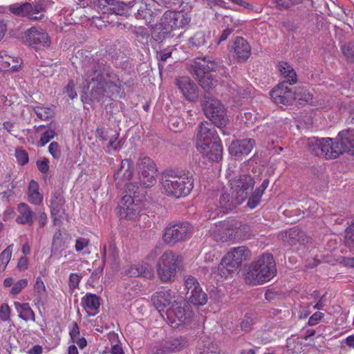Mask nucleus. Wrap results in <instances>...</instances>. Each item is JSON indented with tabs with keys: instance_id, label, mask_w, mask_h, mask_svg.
I'll return each mask as SVG.
<instances>
[{
	"instance_id": "nucleus-45",
	"label": "nucleus",
	"mask_w": 354,
	"mask_h": 354,
	"mask_svg": "<svg viewBox=\"0 0 354 354\" xmlns=\"http://www.w3.org/2000/svg\"><path fill=\"white\" fill-rule=\"evenodd\" d=\"M35 113L41 120H46L53 113V109L50 107L37 106L35 109Z\"/></svg>"
},
{
	"instance_id": "nucleus-12",
	"label": "nucleus",
	"mask_w": 354,
	"mask_h": 354,
	"mask_svg": "<svg viewBox=\"0 0 354 354\" xmlns=\"http://www.w3.org/2000/svg\"><path fill=\"white\" fill-rule=\"evenodd\" d=\"M25 37L28 44L35 49H41L49 47L50 45V39L48 33L36 27H32L27 30Z\"/></svg>"
},
{
	"instance_id": "nucleus-41",
	"label": "nucleus",
	"mask_w": 354,
	"mask_h": 354,
	"mask_svg": "<svg viewBox=\"0 0 354 354\" xmlns=\"http://www.w3.org/2000/svg\"><path fill=\"white\" fill-rule=\"evenodd\" d=\"M345 140L347 144V153L354 154V130L344 131Z\"/></svg>"
},
{
	"instance_id": "nucleus-49",
	"label": "nucleus",
	"mask_w": 354,
	"mask_h": 354,
	"mask_svg": "<svg viewBox=\"0 0 354 354\" xmlns=\"http://www.w3.org/2000/svg\"><path fill=\"white\" fill-rule=\"evenodd\" d=\"M11 309L8 304H3L0 306V319L2 322L10 320Z\"/></svg>"
},
{
	"instance_id": "nucleus-63",
	"label": "nucleus",
	"mask_w": 354,
	"mask_h": 354,
	"mask_svg": "<svg viewBox=\"0 0 354 354\" xmlns=\"http://www.w3.org/2000/svg\"><path fill=\"white\" fill-rule=\"evenodd\" d=\"M300 1L301 0H274L277 6L280 8H288Z\"/></svg>"
},
{
	"instance_id": "nucleus-21",
	"label": "nucleus",
	"mask_w": 354,
	"mask_h": 354,
	"mask_svg": "<svg viewBox=\"0 0 354 354\" xmlns=\"http://www.w3.org/2000/svg\"><path fill=\"white\" fill-rule=\"evenodd\" d=\"M81 305L88 315L93 316L97 313L100 305V297L95 294L87 293L82 298Z\"/></svg>"
},
{
	"instance_id": "nucleus-48",
	"label": "nucleus",
	"mask_w": 354,
	"mask_h": 354,
	"mask_svg": "<svg viewBox=\"0 0 354 354\" xmlns=\"http://www.w3.org/2000/svg\"><path fill=\"white\" fill-rule=\"evenodd\" d=\"M293 93L295 94V100L298 98L299 100H303L306 102H309L312 100L311 93L306 89L298 88Z\"/></svg>"
},
{
	"instance_id": "nucleus-57",
	"label": "nucleus",
	"mask_w": 354,
	"mask_h": 354,
	"mask_svg": "<svg viewBox=\"0 0 354 354\" xmlns=\"http://www.w3.org/2000/svg\"><path fill=\"white\" fill-rule=\"evenodd\" d=\"M48 164H49V161L46 158L39 159L37 161V168L42 173H46L48 171V169H49Z\"/></svg>"
},
{
	"instance_id": "nucleus-29",
	"label": "nucleus",
	"mask_w": 354,
	"mask_h": 354,
	"mask_svg": "<svg viewBox=\"0 0 354 354\" xmlns=\"http://www.w3.org/2000/svg\"><path fill=\"white\" fill-rule=\"evenodd\" d=\"M196 75L198 79L199 84L205 90H209L216 85V80H214L212 74L206 71H201V68L195 70Z\"/></svg>"
},
{
	"instance_id": "nucleus-44",
	"label": "nucleus",
	"mask_w": 354,
	"mask_h": 354,
	"mask_svg": "<svg viewBox=\"0 0 354 354\" xmlns=\"http://www.w3.org/2000/svg\"><path fill=\"white\" fill-rule=\"evenodd\" d=\"M166 12L163 15L161 21L160 26L162 28L163 34H167L171 30H176L174 28V20L169 19L166 18Z\"/></svg>"
},
{
	"instance_id": "nucleus-25",
	"label": "nucleus",
	"mask_w": 354,
	"mask_h": 354,
	"mask_svg": "<svg viewBox=\"0 0 354 354\" xmlns=\"http://www.w3.org/2000/svg\"><path fill=\"white\" fill-rule=\"evenodd\" d=\"M15 308L19 314V317L21 319L27 321H35V315L31 309L29 304L20 303L18 301L14 302Z\"/></svg>"
},
{
	"instance_id": "nucleus-10",
	"label": "nucleus",
	"mask_w": 354,
	"mask_h": 354,
	"mask_svg": "<svg viewBox=\"0 0 354 354\" xmlns=\"http://www.w3.org/2000/svg\"><path fill=\"white\" fill-rule=\"evenodd\" d=\"M344 131L339 133L337 139H331L329 138H323V145L321 149L322 156L326 158H336L339 154L344 152L347 153V144L345 140Z\"/></svg>"
},
{
	"instance_id": "nucleus-28",
	"label": "nucleus",
	"mask_w": 354,
	"mask_h": 354,
	"mask_svg": "<svg viewBox=\"0 0 354 354\" xmlns=\"http://www.w3.org/2000/svg\"><path fill=\"white\" fill-rule=\"evenodd\" d=\"M279 71L281 75L286 80L284 82L290 84L297 82V75L292 67L287 62L279 64Z\"/></svg>"
},
{
	"instance_id": "nucleus-35",
	"label": "nucleus",
	"mask_w": 354,
	"mask_h": 354,
	"mask_svg": "<svg viewBox=\"0 0 354 354\" xmlns=\"http://www.w3.org/2000/svg\"><path fill=\"white\" fill-rule=\"evenodd\" d=\"M8 10L17 16L28 17L29 12L31 10V4L28 3L21 5L18 3L12 4L9 6Z\"/></svg>"
},
{
	"instance_id": "nucleus-64",
	"label": "nucleus",
	"mask_w": 354,
	"mask_h": 354,
	"mask_svg": "<svg viewBox=\"0 0 354 354\" xmlns=\"http://www.w3.org/2000/svg\"><path fill=\"white\" fill-rule=\"evenodd\" d=\"M323 317V313L321 312L315 313L309 319L308 324L310 326H313L317 324L321 319Z\"/></svg>"
},
{
	"instance_id": "nucleus-22",
	"label": "nucleus",
	"mask_w": 354,
	"mask_h": 354,
	"mask_svg": "<svg viewBox=\"0 0 354 354\" xmlns=\"http://www.w3.org/2000/svg\"><path fill=\"white\" fill-rule=\"evenodd\" d=\"M233 48L236 58L239 60L245 61L250 56V46L248 41L242 37L235 39Z\"/></svg>"
},
{
	"instance_id": "nucleus-16",
	"label": "nucleus",
	"mask_w": 354,
	"mask_h": 354,
	"mask_svg": "<svg viewBox=\"0 0 354 354\" xmlns=\"http://www.w3.org/2000/svg\"><path fill=\"white\" fill-rule=\"evenodd\" d=\"M22 64L21 58L12 56L6 50H0V72H17L21 70Z\"/></svg>"
},
{
	"instance_id": "nucleus-47",
	"label": "nucleus",
	"mask_w": 354,
	"mask_h": 354,
	"mask_svg": "<svg viewBox=\"0 0 354 354\" xmlns=\"http://www.w3.org/2000/svg\"><path fill=\"white\" fill-rule=\"evenodd\" d=\"M185 344V341L183 338H176L173 339L169 345L165 346V348L167 351H178Z\"/></svg>"
},
{
	"instance_id": "nucleus-40",
	"label": "nucleus",
	"mask_w": 354,
	"mask_h": 354,
	"mask_svg": "<svg viewBox=\"0 0 354 354\" xmlns=\"http://www.w3.org/2000/svg\"><path fill=\"white\" fill-rule=\"evenodd\" d=\"M28 17L31 20H39L44 17V8L40 4H31V10L29 12Z\"/></svg>"
},
{
	"instance_id": "nucleus-36",
	"label": "nucleus",
	"mask_w": 354,
	"mask_h": 354,
	"mask_svg": "<svg viewBox=\"0 0 354 354\" xmlns=\"http://www.w3.org/2000/svg\"><path fill=\"white\" fill-rule=\"evenodd\" d=\"M225 23L227 24V27L223 31L218 43L226 40L233 31L234 28L238 26L239 24L238 21L234 20L232 17L228 16L225 17Z\"/></svg>"
},
{
	"instance_id": "nucleus-62",
	"label": "nucleus",
	"mask_w": 354,
	"mask_h": 354,
	"mask_svg": "<svg viewBox=\"0 0 354 354\" xmlns=\"http://www.w3.org/2000/svg\"><path fill=\"white\" fill-rule=\"evenodd\" d=\"M89 241L88 239L85 238H79L76 240L75 242V250L77 252H80L85 248H86L88 245Z\"/></svg>"
},
{
	"instance_id": "nucleus-33",
	"label": "nucleus",
	"mask_w": 354,
	"mask_h": 354,
	"mask_svg": "<svg viewBox=\"0 0 354 354\" xmlns=\"http://www.w3.org/2000/svg\"><path fill=\"white\" fill-rule=\"evenodd\" d=\"M323 138L319 139L312 137L305 140V144L308 149L316 156H322L321 149L324 147L322 143Z\"/></svg>"
},
{
	"instance_id": "nucleus-4",
	"label": "nucleus",
	"mask_w": 354,
	"mask_h": 354,
	"mask_svg": "<svg viewBox=\"0 0 354 354\" xmlns=\"http://www.w3.org/2000/svg\"><path fill=\"white\" fill-rule=\"evenodd\" d=\"M197 150L211 161L221 159L223 147L214 125L208 122H202L196 139Z\"/></svg>"
},
{
	"instance_id": "nucleus-19",
	"label": "nucleus",
	"mask_w": 354,
	"mask_h": 354,
	"mask_svg": "<svg viewBox=\"0 0 354 354\" xmlns=\"http://www.w3.org/2000/svg\"><path fill=\"white\" fill-rule=\"evenodd\" d=\"M250 254V251L245 247L241 246L232 249L223 258L237 269L242 262L248 259Z\"/></svg>"
},
{
	"instance_id": "nucleus-20",
	"label": "nucleus",
	"mask_w": 354,
	"mask_h": 354,
	"mask_svg": "<svg viewBox=\"0 0 354 354\" xmlns=\"http://www.w3.org/2000/svg\"><path fill=\"white\" fill-rule=\"evenodd\" d=\"M35 306L40 310L47 301L48 292L44 283L40 277H37L33 286Z\"/></svg>"
},
{
	"instance_id": "nucleus-60",
	"label": "nucleus",
	"mask_w": 354,
	"mask_h": 354,
	"mask_svg": "<svg viewBox=\"0 0 354 354\" xmlns=\"http://www.w3.org/2000/svg\"><path fill=\"white\" fill-rule=\"evenodd\" d=\"M286 241L290 244L294 243V240L297 239L299 236V232L297 229H291L285 232Z\"/></svg>"
},
{
	"instance_id": "nucleus-51",
	"label": "nucleus",
	"mask_w": 354,
	"mask_h": 354,
	"mask_svg": "<svg viewBox=\"0 0 354 354\" xmlns=\"http://www.w3.org/2000/svg\"><path fill=\"white\" fill-rule=\"evenodd\" d=\"M55 136V132L53 129L46 131L41 136L39 143L41 147H44Z\"/></svg>"
},
{
	"instance_id": "nucleus-32",
	"label": "nucleus",
	"mask_w": 354,
	"mask_h": 354,
	"mask_svg": "<svg viewBox=\"0 0 354 354\" xmlns=\"http://www.w3.org/2000/svg\"><path fill=\"white\" fill-rule=\"evenodd\" d=\"M100 136L104 140H108L109 147L115 150L120 147V142L118 140V133L112 132V131H104V130H98Z\"/></svg>"
},
{
	"instance_id": "nucleus-18",
	"label": "nucleus",
	"mask_w": 354,
	"mask_h": 354,
	"mask_svg": "<svg viewBox=\"0 0 354 354\" xmlns=\"http://www.w3.org/2000/svg\"><path fill=\"white\" fill-rule=\"evenodd\" d=\"M235 230L230 226L227 222L215 224L211 228V234L214 239L217 241H227L234 237Z\"/></svg>"
},
{
	"instance_id": "nucleus-5",
	"label": "nucleus",
	"mask_w": 354,
	"mask_h": 354,
	"mask_svg": "<svg viewBox=\"0 0 354 354\" xmlns=\"http://www.w3.org/2000/svg\"><path fill=\"white\" fill-rule=\"evenodd\" d=\"M276 273V265L272 256L264 254L249 265L245 281L253 286L261 285L270 281Z\"/></svg>"
},
{
	"instance_id": "nucleus-58",
	"label": "nucleus",
	"mask_w": 354,
	"mask_h": 354,
	"mask_svg": "<svg viewBox=\"0 0 354 354\" xmlns=\"http://www.w3.org/2000/svg\"><path fill=\"white\" fill-rule=\"evenodd\" d=\"M75 83L71 80L65 88V92L71 99H74L77 97V93L75 91Z\"/></svg>"
},
{
	"instance_id": "nucleus-43",
	"label": "nucleus",
	"mask_w": 354,
	"mask_h": 354,
	"mask_svg": "<svg viewBox=\"0 0 354 354\" xmlns=\"http://www.w3.org/2000/svg\"><path fill=\"white\" fill-rule=\"evenodd\" d=\"M344 242L351 249L354 248V223L346 230Z\"/></svg>"
},
{
	"instance_id": "nucleus-55",
	"label": "nucleus",
	"mask_w": 354,
	"mask_h": 354,
	"mask_svg": "<svg viewBox=\"0 0 354 354\" xmlns=\"http://www.w3.org/2000/svg\"><path fill=\"white\" fill-rule=\"evenodd\" d=\"M82 276L77 273H72L69 277L68 286L70 288L75 289L78 288L79 283L81 280Z\"/></svg>"
},
{
	"instance_id": "nucleus-2",
	"label": "nucleus",
	"mask_w": 354,
	"mask_h": 354,
	"mask_svg": "<svg viewBox=\"0 0 354 354\" xmlns=\"http://www.w3.org/2000/svg\"><path fill=\"white\" fill-rule=\"evenodd\" d=\"M133 174V166L130 160L126 159L122 161L120 169L115 174V180H119V183H124L126 190L129 194L124 195L121 203L118 209V214L121 218L136 219L140 215L142 209V200L136 196L140 187L136 184L134 185L132 183H129Z\"/></svg>"
},
{
	"instance_id": "nucleus-17",
	"label": "nucleus",
	"mask_w": 354,
	"mask_h": 354,
	"mask_svg": "<svg viewBox=\"0 0 354 354\" xmlns=\"http://www.w3.org/2000/svg\"><path fill=\"white\" fill-rule=\"evenodd\" d=\"M255 142L253 139L233 141L229 146L230 153L236 158L248 155L252 150Z\"/></svg>"
},
{
	"instance_id": "nucleus-46",
	"label": "nucleus",
	"mask_w": 354,
	"mask_h": 354,
	"mask_svg": "<svg viewBox=\"0 0 354 354\" xmlns=\"http://www.w3.org/2000/svg\"><path fill=\"white\" fill-rule=\"evenodd\" d=\"M28 279H19L13 285L12 288L10 291V294L14 295L19 294L21 292V290L28 286Z\"/></svg>"
},
{
	"instance_id": "nucleus-14",
	"label": "nucleus",
	"mask_w": 354,
	"mask_h": 354,
	"mask_svg": "<svg viewBox=\"0 0 354 354\" xmlns=\"http://www.w3.org/2000/svg\"><path fill=\"white\" fill-rule=\"evenodd\" d=\"M175 84L183 97L189 101H194L198 97L196 84L187 76L176 78Z\"/></svg>"
},
{
	"instance_id": "nucleus-53",
	"label": "nucleus",
	"mask_w": 354,
	"mask_h": 354,
	"mask_svg": "<svg viewBox=\"0 0 354 354\" xmlns=\"http://www.w3.org/2000/svg\"><path fill=\"white\" fill-rule=\"evenodd\" d=\"M15 156L19 164L24 165L28 162V155L27 152L22 149H16Z\"/></svg>"
},
{
	"instance_id": "nucleus-8",
	"label": "nucleus",
	"mask_w": 354,
	"mask_h": 354,
	"mask_svg": "<svg viewBox=\"0 0 354 354\" xmlns=\"http://www.w3.org/2000/svg\"><path fill=\"white\" fill-rule=\"evenodd\" d=\"M204 112L218 128L225 127L228 123L224 106L216 99L208 98L204 103Z\"/></svg>"
},
{
	"instance_id": "nucleus-52",
	"label": "nucleus",
	"mask_w": 354,
	"mask_h": 354,
	"mask_svg": "<svg viewBox=\"0 0 354 354\" xmlns=\"http://www.w3.org/2000/svg\"><path fill=\"white\" fill-rule=\"evenodd\" d=\"M259 193L260 192H256L254 191L252 196L249 198L248 201V206L250 209L255 208L259 204L262 196Z\"/></svg>"
},
{
	"instance_id": "nucleus-9",
	"label": "nucleus",
	"mask_w": 354,
	"mask_h": 354,
	"mask_svg": "<svg viewBox=\"0 0 354 354\" xmlns=\"http://www.w3.org/2000/svg\"><path fill=\"white\" fill-rule=\"evenodd\" d=\"M192 232L193 227L189 223H177L165 228L162 239L167 244H175L189 237Z\"/></svg>"
},
{
	"instance_id": "nucleus-11",
	"label": "nucleus",
	"mask_w": 354,
	"mask_h": 354,
	"mask_svg": "<svg viewBox=\"0 0 354 354\" xmlns=\"http://www.w3.org/2000/svg\"><path fill=\"white\" fill-rule=\"evenodd\" d=\"M187 299L194 305L203 306L207 301V296L203 291L197 279L193 277H187L185 281Z\"/></svg>"
},
{
	"instance_id": "nucleus-56",
	"label": "nucleus",
	"mask_w": 354,
	"mask_h": 354,
	"mask_svg": "<svg viewBox=\"0 0 354 354\" xmlns=\"http://www.w3.org/2000/svg\"><path fill=\"white\" fill-rule=\"evenodd\" d=\"M191 42L195 46H201L205 44V37L203 32H197L191 39Z\"/></svg>"
},
{
	"instance_id": "nucleus-31",
	"label": "nucleus",
	"mask_w": 354,
	"mask_h": 354,
	"mask_svg": "<svg viewBox=\"0 0 354 354\" xmlns=\"http://www.w3.org/2000/svg\"><path fill=\"white\" fill-rule=\"evenodd\" d=\"M28 200L29 201L35 205L40 204L43 201V196L39 192V185L38 183L32 180L28 186Z\"/></svg>"
},
{
	"instance_id": "nucleus-39",
	"label": "nucleus",
	"mask_w": 354,
	"mask_h": 354,
	"mask_svg": "<svg viewBox=\"0 0 354 354\" xmlns=\"http://www.w3.org/2000/svg\"><path fill=\"white\" fill-rule=\"evenodd\" d=\"M12 246V245H10L0 254V272L3 271L6 269L11 259Z\"/></svg>"
},
{
	"instance_id": "nucleus-38",
	"label": "nucleus",
	"mask_w": 354,
	"mask_h": 354,
	"mask_svg": "<svg viewBox=\"0 0 354 354\" xmlns=\"http://www.w3.org/2000/svg\"><path fill=\"white\" fill-rule=\"evenodd\" d=\"M108 338L111 342V354H124V351L119 344L118 336L115 333H109Z\"/></svg>"
},
{
	"instance_id": "nucleus-6",
	"label": "nucleus",
	"mask_w": 354,
	"mask_h": 354,
	"mask_svg": "<svg viewBox=\"0 0 354 354\" xmlns=\"http://www.w3.org/2000/svg\"><path fill=\"white\" fill-rule=\"evenodd\" d=\"M162 185L167 194L180 198L190 193L193 188L194 180L192 176L187 175L165 176Z\"/></svg>"
},
{
	"instance_id": "nucleus-59",
	"label": "nucleus",
	"mask_w": 354,
	"mask_h": 354,
	"mask_svg": "<svg viewBox=\"0 0 354 354\" xmlns=\"http://www.w3.org/2000/svg\"><path fill=\"white\" fill-rule=\"evenodd\" d=\"M69 334L72 341L80 337V329L76 322H73L70 325Z\"/></svg>"
},
{
	"instance_id": "nucleus-7",
	"label": "nucleus",
	"mask_w": 354,
	"mask_h": 354,
	"mask_svg": "<svg viewBox=\"0 0 354 354\" xmlns=\"http://www.w3.org/2000/svg\"><path fill=\"white\" fill-rule=\"evenodd\" d=\"M181 257L173 252H165L159 258L157 263V272L161 281L166 282L175 276Z\"/></svg>"
},
{
	"instance_id": "nucleus-27",
	"label": "nucleus",
	"mask_w": 354,
	"mask_h": 354,
	"mask_svg": "<svg viewBox=\"0 0 354 354\" xmlns=\"http://www.w3.org/2000/svg\"><path fill=\"white\" fill-rule=\"evenodd\" d=\"M166 18L174 20V28L176 29L183 28L190 21V17L185 13L176 12L173 11L166 12Z\"/></svg>"
},
{
	"instance_id": "nucleus-50",
	"label": "nucleus",
	"mask_w": 354,
	"mask_h": 354,
	"mask_svg": "<svg viewBox=\"0 0 354 354\" xmlns=\"http://www.w3.org/2000/svg\"><path fill=\"white\" fill-rule=\"evenodd\" d=\"M342 53L344 56L351 61L354 59V44H347L342 47Z\"/></svg>"
},
{
	"instance_id": "nucleus-23",
	"label": "nucleus",
	"mask_w": 354,
	"mask_h": 354,
	"mask_svg": "<svg viewBox=\"0 0 354 354\" xmlns=\"http://www.w3.org/2000/svg\"><path fill=\"white\" fill-rule=\"evenodd\" d=\"M18 216L16 222L19 224H28L31 225L33 223V213L26 203H20L17 207Z\"/></svg>"
},
{
	"instance_id": "nucleus-15",
	"label": "nucleus",
	"mask_w": 354,
	"mask_h": 354,
	"mask_svg": "<svg viewBox=\"0 0 354 354\" xmlns=\"http://www.w3.org/2000/svg\"><path fill=\"white\" fill-rule=\"evenodd\" d=\"M287 84L286 82H280L270 91L271 98L274 103L287 104L295 100L293 91Z\"/></svg>"
},
{
	"instance_id": "nucleus-37",
	"label": "nucleus",
	"mask_w": 354,
	"mask_h": 354,
	"mask_svg": "<svg viewBox=\"0 0 354 354\" xmlns=\"http://www.w3.org/2000/svg\"><path fill=\"white\" fill-rule=\"evenodd\" d=\"M66 237L60 231L56 232L54 234L52 244V250H62L66 247Z\"/></svg>"
},
{
	"instance_id": "nucleus-42",
	"label": "nucleus",
	"mask_w": 354,
	"mask_h": 354,
	"mask_svg": "<svg viewBox=\"0 0 354 354\" xmlns=\"http://www.w3.org/2000/svg\"><path fill=\"white\" fill-rule=\"evenodd\" d=\"M118 257V250L114 245L104 248V259L105 261H115Z\"/></svg>"
},
{
	"instance_id": "nucleus-3",
	"label": "nucleus",
	"mask_w": 354,
	"mask_h": 354,
	"mask_svg": "<svg viewBox=\"0 0 354 354\" xmlns=\"http://www.w3.org/2000/svg\"><path fill=\"white\" fill-rule=\"evenodd\" d=\"M151 301L162 318L173 328L186 323L188 315L182 307V299L170 290H161L151 297Z\"/></svg>"
},
{
	"instance_id": "nucleus-30",
	"label": "nucleus",
	"mask_w": 354,
	"mask_h": 354,
	"mask_svg": "<svg viewBox=\"0 0 354 354\" xmlns=\"http://www.w3.org/2000/svg\"><path fill=\"white\" fill-rule=\"evenodd\" d=\"M151 268L149 264L138 263L131 266L127 271V274L130 277H138L143 275L145 277H149L151 274Z\"/></svg>"
},
{
	"instance_id": "nucleus-54",
	"label": "nucleus",
	"mask_w": 354,
	"mask_h": 354,
	"mask_svg": "<svg viewBox=\"0 0 354 354\" xmlns=\"http://www.w3.org/2000/svg\"><path fill=\"white\" fill-rule=\"evenodd\" d=\"M48 151L55 159H58L61 156L59 146L56 142H53L50 144L48 147Z\"/></svg>"
},
{
	"instance_id": "nucleus-24",
	"label": "nucleus",
	"mask_w": 354,
	"mask_h": 354,
	"mask_svg": "<svg viewBox=\"0 0 354 354\" xmlns=\"http://www.w3.org/2000/svg\"><path fill=\"white\" fill-rule=\"evenodd\" d=\"M64 197L61 192H55L52 194L50 200V207L51 214L56 219L57 216H59L63 212Z\"/></svg>"
},
{
	"instance_id": "nucleus-61",
	"label": "nucleus",
	"mask_w": 354,
	"mask_h": 354,
	"mask_svg": "<svg viewBox=\"0 0 354 354\" xmlns=\"http://www.w3.org/2000/svg\"><path fill=\"white\" fill-rule=\"evenodd\" d=\"M103 78L101 74L98 73L97 71H95L93 74L91 75L90 76H88L86 75V81L87 82V84H88L91 82H97L100 84H102L103 82Z\"/></svg>"
},
{
	"instance_id": "nucleus-34",
	"label": "nucleus",
	"mask_w": 354,
	"mask_h": 354,
	"mask_svg": "<svg viewBox=\"0 0 354 354\" xmlns=\"http://www.w3.org/2000/svg\"><path fill=\"white\" fill-rule=\"evenodd\" d=\"M194 67L196 69L201 68V71H206L207 73H209L211 71L216 70L218 66V64L214 60L203 58L198 59L195 63Z\"/></svg>"
},
{
	"instance_id": "nucleus-13",
	"label": "nucleus",
	"mask_w": 354,
	"mask_h": 354,
	"mask_svg": "<svg viewBox=\"0 0 354 354\" xmlns=\"http://www.w3.org/2000/svg\"><path fill=\"white\" fill-rule=\"evenodd\" d=\"M139 169L140 184L145 187H150L156 183L157 169L150 158H143L139 164Z\"/></svg>"
},
{
	"instance_id": "nucleus-26",
	"label": "nucleus",
	"mask_w": 354,
	"mask_h": 354,
	"mask_svg": "<svg viewBox=\"0 0 354 354\" xmlns=\"http://www.w3.org/2000/svg\"><path fill=\"white\" fill-rule=\"evenodd\" d=\"M237 269L232 266L230 261H225V258H222L221 261L216 268L218 275H215L217 280L227 279L231 277Z\"/></svg>"
},
{
	"instance_id": "nucleus-1",
	"label": "nucleus",
	"mask_w": 354,
	"mask_h": 354,
	"mask_svg": "<svg viewBox=\"0 0 354 354\" xmlns=\"http://www.w3.org/2000/svg\"><path fill=\"white\" fill-rule=\"evenodd\" d=\"M230 187V194L221 196L219 209L210 217L214 218L221 213H226L235 206L241 204L254 189L255 181L254 178L247 173L239 171L235 166L230 165L226 172Z\"/></svg>"
}]
</instances>
